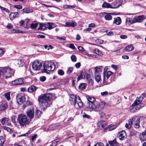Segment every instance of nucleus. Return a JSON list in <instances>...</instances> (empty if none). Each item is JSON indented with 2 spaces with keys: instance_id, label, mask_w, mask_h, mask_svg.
Instances as JSON below:
<instances>
[{
  "instance_id": "nucleus-64",
  "label": "nucleus",
  "mask_w": 146,
  "mask_h": 146,
  "mask_svg": "<svg viewBox=\"0 0 146 146\" xmlns=\"http://www.w3.org/2000/svg\"><path fill=\"white\" fill-rule=\"evenodd\" d=\"M94 146H104V145L101 143H98L96 144Z\"/></svg>"
},
{
  "instance_id": "nucleus-36",
  "label": "nucleus",
  "mask_w": 146,
  "mask_h": 146,
  "mask_svg": "<svg viewBox=\"0 0 146 146\" xmlns=\"http://www.w3.org/2000/svg\"><path fill=\"white\" fill-rule=\"evenodd\" d=\"M9 120V118H8L4 117L2 119L1 123L3 125H4Z\"/></svg>"
},
{
  "instance_id": "nucleus-43",
  "label": "nucleus",
  "mask_w": 146,
  "mask_h": 146,
  "mask_svg": "<svg viewBox=\"0 0 146 146\" xmlns=\"http://www.w3.org/2000/svg\"><path fill=\"white\" fill-rule=\"evenodd\" d=\"M86 97L88 100V102H93L95 100V98L94 97H91L89 96H87Z\"/></svg>"
},
{
  "instance_id": "nucleus-17",
  "label": "nucleus",
  "mask_w": 146,
  "mask_h": 146,
  "mask_svg": "<svg viewBox=\"0 0 146 146\" xmlns=\"http://www.w3.org/2000/svg\"><path fill=\"white\" fill-rule=\"evenodd\" d=\"M60 127V125L59 124H54L49 126L48 128V130H53L58 128Z\"/></svg>"
},
{
  "instance_id": "nucleus-5",
  "label": "nucleus",
  "mask_w": 146,
  "mask_h": 146,
  "mask_svg": "<svg viewBox=\"0 0 146 146\" xmlns=\"http://www.w3.org/2000/svg\"><path fill=\"white\" fill-rule=\"evenodd\" d=\"M70 100L72 104L74 105L77 103L79 108H82L83 106V104L82 101L80 98L78 96L77 97L75 95L71 94L70 96Z\"/></svg>"
},
{
  "instance_id": "nucleus-44",
  "label": "nucleus",
  "mask_w": 146,
  "mask_h": 146,
  "mask_svg": "<svg viewBox=\"0 0 146 146\" xmlns=\"http://www.w3.org/2000/svg\"><path fill=\"white\" fill-rule=\"evenodd\" d=\"M7 104H5L0 106V108L1 110H5L7 108Z\"/></svg>"
},
{
  "instance_id": "nucleus-53",
  "label": "nucleus",
  "mask_w": 146,
  "mask_h": 146,
  "mask_svg": "<svg viewBox=\"0 0 146 146\" xmlns=\"http://www.w3.org/2000/svg\"><path fill=\"white\" fill-rule=\"evenodd\" d=\"M0 8L2 10L6 12L7 13H9V10L8 9H6V8H5V7H2L1 5H0Z\"/></svg>"
},
{
  "instance_id": "nucleus-13",
  "label": "nucleus",
  "mask_w": 146,
  "mask_h": 146,
  "mask_svg": "<svg viewBox=\"0 0 146 146\" xmlns=\"http://www.w3.org/2000/svg\"><path fill=\"white\" fill-rule=\"evenodd\" d=\"M123 2V0H115L113 3V4L114 6L113 8H118L121 4Z\"/></svg>"
},
{
  "instance_id": "nucleus-47",
  "label": "nucleus",
  "mask_w": 146,
  "mask_h": 146,
  "mask_svg": "<svg viewBox=\"0 0 146 146\" xmlns=\"http://www.w3.org/2000/svg\"><path fill=\"white\" fill-rule=\"evenodd\" d=\"M58 73L60 76H63L64 74V71L61 69L59 70H58Z\"/></svg>"
},
{
  "instance_id": "nucleus-50",
  "label": "nucleus",
  "mask_w": 146,
  "mask_h": 146,
  "mask_svg": "<svg viewBox=\"0 0 146 146\" xmlns=\"http://www.w3.org/2000/svg\"><path fill=\"white\" fill-rule=\"evenodd\" d=\"M14 8H16L17 9H21L22 8V6L21 5H15L13 6Z\"/></svg>"
},
{
  "instance_id": "nucleus-29",
  "label": "nucleus",
  "mask_w": 146,
  "mask_h": 146,
  "mask_svg": "<svg viewBox=\"0 0 146 146\" xmlns=\"http://www.w3.org/2000/svg\"><path fill=\"white\" fill-rule=\"evenodd\" d=\"M86 86V84L85 83L80 84L78 86L79 90H82L84 89Z\"/></svg>"
},
{
  "instance_id": "nucleus-32",
  "label": "nucleus",
  "mask_w": 146,
  "mask_h": 146,
  "mask_svg": "<svg viewBox=\"0 0 146 146\" xmlns=\"http://www.w3.org/2000/svg\"><path fill=\"white\" fill-rule=\"evenodd\" d=\"M95 74H100V73L102 72L101 69L98 66H96L95 68Z\"/></svg>"
},
{
  "instance_id": "nucleus-39",
  "label": "nucleus",
  "mask_w": 146,
  "mask_h": 146,
  "mask_svg": "<svg viewBox=\"0 0 146 146\" xmlns=\"http://www.w3.org/2000/svg\"><path fill=\"white\" fill-rule=\"evenodd\" d=\"M136 121L137 122L135 123L134 127L136 128H138L139 127V123L140 122V121L139 118H137L136 119Z\"/></svg>"
},
{
  "instance_id": "nucleus-23",
  "label": "nucleus",
  "mask_w": 146,
  "mask_h": 146,
  "mask_svg": "<svg viewBox=\"0 0 146 146\" xmlns=\"http://www.w3.org/2000/svg\"><path fill=\"white\" fill-rule=\"evenodd\" d=\"M37 88L34 85H32L30 86L28 89V90L29 92L31 93L35 91L37 89Z\"/></svg>"
},
{
  "instance_id": "nucleus-15",
  "label": "nucleus",
  "mask_w": 146,
  "mask_h": 146,
  "mask_svg": "<svg viewBox=\"0 0 146 146\" xmlns=\"http://www.w3.org/2000/svg\"><path fill=\"white\" fill-rule=\"evenodd\" d=\"M119 137L121 140H123L126 137V134L124 131L120 132L118 133Z\"/></svg>"
},
{
  "instance_id": "nucleus-33",
  "label": "nucleus",
  "mask_w": 146,
  "mask_h": 146,
  "mask_svg": "<svg viewBox=\"0 0 146 146\" xmlns=\"http://www.w3.org/2000/svg\"><path fill=\"white\" fill-rule=\"evenodd\" d=\"M109 143L111 146H116L117 144V142L115 139L113 141H109Z\"/></svg>"
},
{
  "instance_id": "nucleus-52",
  "label": "nucleus",
  "mask_w": 146,
  "mask_h": 146,
  "mask_svg": "<svg viewBox=\"0 0 146 146\" xmlns=\"http://www.w3.org/2000/svg\"><path fill=\"white\" fill-rule=\"evenodd\" d=\"M52 46L50 45H44V48L48 50L52 48Z\"/></svg>"
},
{
  "instance_id": "nucleus-60",
  "label": "nucleus",
  "mask_w": 146,
  "mask_h": 146,
  "mask_svg": "<svg viewBox=\"0 0 146 146\" xmlns=\"http://www.w3.org/2000/svg\"><path fill=\"white\" fill-rule=\"evenodd\" d=\"M120 37L122 39H126L127 36L125 35H121L120 36Z\"/></svg>"
},
{
  "instance_id": "nucleus-26",
  "label": "nucleus",
  "mask_w": 146,
  "mask_h": 146,
  "mask_svg": "<svg viewBox=\"0 0 146 146\" xmlns=\"http://www.w3.org/2000/svg\"><path fill=\"white\" fill-rule=\"evenodd\" d=\"M111 13H106L105 17V19L106 20H110L112 19V16L111 15Z\"/></svg>"
},
{
  "instance_id": "nucleus-19",
  "label": "nucleus",
  "mask_w": 146,
  "mask_h": 146,
  "mask_svg": "<svg viewBox=\"0 0 146 146\" xmlns=\"http://www.w3.org/2000/svg\"><path fill=\"white\" fill-rule=\"evenodd\" d=\"M19 16V14L18 13L15 12L11 13L9 15V18L11 20L15 19L17 17H18Z\"/></svg>"
},
{
  "instance_id": "nucleus-1",
  "label": "nucleus",
  "mask_w": 146,
  "mask_h": 146,
  "mask_svg": "<svg viewBox=\"0 0 146 146\" xmlns=\"http://www.w3.org/2000/svg\"><path fill=\"white\" fill-rule=\"evenodd\" d=\"M52 95L50 94H47L38 97V101L41 109L44 110L50 104L49 102L51 98Z\"/></svg>"
},
{
  "instance_id": "nucleus-7",
  "label": "nucleus",
  "mask_w": 146,
  "mask_h": 146,
  "mask_svg": "<svg viewBox=\"0 0 146 146\" xmlns=\"http://www.w3.org/2000/svg\"><path fill=\"white\" fill-rule=\"evenodd\" d=\"M54 27V24L51 23H48L46 24H40L38 29L41 30H44L47 28L49 29H51Z\"/></svg>"
},
{
  "instance_id": "nucleus-20",
  "label": "nucleus",
  "mask_w": 146,
  "mask_h": 146,
  "mask_svg": "<svg viewBox=\"0 0 146 146\" xmlns=\"http://www.w3.org/2000/svg\"><path fill=\"white\" fill-rule=\"evenodd\" d=\"M76 23L74 21H72L70 22H66V25H63V26L65 27H74L76 26Z\"/></svg>"
},
{
  "instance_id": "nucleus-27",
  "label": "nucleus",
  "mask_w": 146,
  "mask_h": 146,
  "mask_svg": "<svg viewBox=\"0 0 146 146\" xmlns=\"http://www.w3.org/2000/svg\"><path fill=\"white\" fill-rule=\"evenodd\" d=\"M133 49V47L132 45H127L125 48V51L127 52H130L132 51Z\"/></svg>"
},
{
  "instance_id": "nucleus-18",
  "label": "nucleus",
  "mask_w": 146,
  "mask_h": 146,
  "mask_svg": "<svg viewBox=\"0 0 146 146\" xmlns=\"http://www.w3.org/2000/svg\"><path fill=\"white\" fill-rule=\"evenodd\" d=\"M105 103L101 102L99 103L98 106H97L96 111H98L103 109L105 106Z\"/></svg>"
},
{
  "instance_id": "nucleus-35",
  "label": "nucleus",
  "mask_w": 146,
  "mask_h": 146,
  "mask_svg": "<svg viewBox=\"0 0 146 146\" xmlns=\"http://www.w3.org/2000/svg\"><path fill=\"white\" fill-rule=\"evenodd\" d=\"M117 127V125H112V124L109 125L108 127L110 131L112 130L115 129Z\"/></svg>"
},
{
  "instance_id": "nucleus-25",
  "label": "nucleus",
  "mask_w": 146,
  "mask_h": 146,
  "mask_svg": "<svg viewBox=\"0 0 146 146\" xmlns=\"http://www.w3.org/2000/svg\"><path fill=\"white\" fill-rule=\"evenodd\" d=\"M139 138L141 141H146V132H144L140 135Z\"/></svg>"
},
{
  "instance_id": "nucleus-21",
  "label": "nucleus",
  "mask_w": 146,
  "mask_h": 146,
  "mask_svg": "<svg viewBox=\"0 0 146 146\" xmlns=\"http://www.w3.org/2000/svg\"><path fill=\"white\" fill-rule=\"evenodd\" d=\"M100 117L105 119H108L109 117V115L108 113H106L102 112H101L99 113Z\"/></svg>"
},
{
  "instance_id": "nucleus-12",
  "label": "nucleus",
  "mask_w": 146,
  "mask_h": 146,
  "mask_svg": "<svg viewBox=\"0 0 146 146\" xmlns=\"http://www.w3.org/2000/svg\"><path fill=\"white\" fill-rule=\"evenodd\" d=\"M24 83L23 78H18L12 82V84L13 85H21Z\"/></svg>"
},
{
  "instance_id": "nucleus-49",
  "label": "nucleus",
  "mask_w": 146,
  "mask_h": 146,
  "mask_svg": "<svg viewBox=\"0 0 146 146\" xmlns=\"http://www.w3.org/2000/svg\"><path fill=\"white\" fill-rule=\"evenodd\" d=\"M71 58L72 61L73 62H75L76 60V56L74 55H73L71 56Z\"/></svg>"
},
{
  "instance_id": "nucleus-38",
  "label": "nucleus",
  "mask_w": 146,
  "mask_h": 146,
  "mask_svg": "<svg viewBox=\"0 0 146 146\" xmlns=\"http://www.w3.org/2000/svg\"><path fill=\"white\" fill-rule=\"evenodd\" d=\"M93 52L94 53H96V54H98V55H100V56H102L103 55V54L102 53V52L100 50L98 49H95Z\"/></svg>"
},
{
  "instance_id": "nucleus-56",
  "label": "nucleus",
  "mask_w": 146,
  "mask_h": 146,
  "mask_svg": "<svg viewBox=\"0 0 146 146\" xmlns=\"http://www.w3.org/2000/svg\"><path fill=\"white\" fill-rule=\"evenodd\" d=\"M46 78L44 76H42L40 78V80L41 82H43L46 80Z\"/></svg>"
},
{
  "instance_id": "nucleus-42",
  "label": "nucleus",
  "mask_w": 146,
  "mask_h": 146,
  "mask_svg": "<svg viewBox=\"0 0 146 146\" xmlns=\"http://www.w3.org/2000/svg\"><path fill=\"white\" fill-rule=\"evenodd\" d=\"M62 7L65 9L75 8V6L74 5L70 6L68 5H63Z\"/></svg>"
},
{
  "instance_id": "nucleus-4",
  "label": "nucleus",
  "mask_w": 146,
  "mask_h": 146,
  "mask_svg": "<svg viewBox=\"0 0 146 146\" xmlns=\"http://www.w3.org/2000/svg\"><path fill=\"white\" fill-rule=\"evenodd\" d=\"M17 120V122L20 125L23 126L29 125L31 121V120L28 119L26 115L22 114L19 115Z\"/></svg>"
},
{
  "instance_id": "nucleus-40",
  "label": "nucleus",
  "mask_w": 146,
  "mask_h": 146,
  "mask_svg": "<svg viewBox=\"0 0 146 146\" xmlns=\"http://www.w3.org/2000/svg\"><path fill=\"white\" fill-rule=\"evenodd\" d=\"M107 70V68H104V78H103V82L104 83H106V75L105 74L106 73V72Z\"/></svg>"
},
{
  "instance_id": "nucleus-22",
  "label": "nucleus",
  "mask_w": 146,
  "mask_h": 146,
  "mask_svg": "<svg viewBox=\"0 0 146 146\" xmlns=\"http://www.w3.org/2000/svg\"><path fill=\"white\" fill-rule=\"evenodd\" d=\"M133 120V118H132L127 122L125 125V127L127 129H130L131 127Z\"/></svg>"
},
{
  "instance_id": "nucleus-28",
  "label": "nucleus",
  "mask_w": 146,
  "mask_h": 146,
  "mask_svg": "<svg viewBox=\"0 0 146 146\" xmlns=\"http://www.w3.org/2000/svg\"><path fill=\"white\" fill-rule=\"evenodd\" d=\"M95 74V80L98 82H99L101 80V74Z\"/></svg>"
},
{
  "instance_id": "nucleus-45",
  "label": "nucleus",
  "mask_w": 146,
  "mask_h": 146,
  "mask_svg": "<svg viewBox=\"0 0 146 146\" xmlns=\"http://www.w3.org/2000/svg\"><path fill=\"white\" fill-rule=\"evenodd\" d=\"M38 25V24L37 23H33L31 25L30 27L32 29H35L37 27Z\"/></svg>"
},
{
  "instance_id": "nucleus-9",
  "label": "nucleus",
  "mask_w": 146,
  "mask_h": 146,
  "mask_svg": "<svg viewBox=\"0 0 146 146\" xmlns=\"http://www.w3.org/2000/svg\"><path fill=\"white\" fill-rule=\"evenodd\" d=\"M27 115L29 118L31 120L33 118L34 116L35 112L33 108H28L26 111Z\"/></svg>"
},
{
  "instance_id": "nucleus-3",
  "label": "nucleus",
  "mask_w": 146,
  "mask_h": 146,
  "mask_svg": "<svg viewBox=\"0 0 146 146\" xmlns=\"http://www.w3.org/2000/svg\"><path fill=\"white\" fill-rule=\"evenodd\" d=\"M56 67L55 64L52 62H46L44 64L43 68L42 70V72H48V71H53Z\"/></svg>"
},
{
  "instance_id": "nucleus-63",
  "label": "nucleus",
  "mask_w": 146,
  "mask_h": 146,
  "mask_svg": "<svg viewBox=\"0 0 146 146\" xmlns=\"http://www.w3.org/2000/svg\"><path fill=\"white\" fill-rule=\"evenodd\" d=\"M111 67L115 69V70H117V66L114 65L112 64L111 66Z\"/></svg>"
},
{
  "instance_id": "nucleus-2",
  "label": "nucleus",
  "mask_w": 146,
  "mask_h": 146,
  "mask_svg": "<svg viewBox=\"0 0 146 146\" xmlns=\"http://www.w3.org/2000/svg\"><path fill=\"white\" fill-rule=\"evenodd\" d=\"M126 15H129V17H126V22L128 24L130 25L137 22H141L145 19L144 16L143 15H140L134 17L132 19H131L130 17H132L133 14L126 13Z\"/></svg>"
},
{
  "instance_id": "nucleus-62",
  "label": "nucleus",
  "mask_w": 146,
  "mask_h": 146,
  "mask_svg": "<svg viewBox=\"0 0 146 146\" xmlns=\"http://www.w3.org/2000/svg\"><path fill=\"white\" fill-rule=\"evenodd\" d=\"M13 27V25H11V24L9 23L8 25L7 26V27L9 29H11Z\"/></svg>"
},
{
  "instance_id": "nucleus-54",
  "label": "nucleus",
  "mask_w": 146,
  "mask_h": 146,
  "mask_svg": "<svg viewBox=\"0 0 146 146\" xmlns=\"http://www.w3.org/2000/svg\"><path fill=\"white\" fill-rule=\"evenodd\" d=\"M82 116L84 118H89L90 117V116L89 115L86 114L84 112L82 113Z\"/></svg>"
},
{
  "instance_id": "nucleus-48",
  "label": "nucleus",
  "mask_w": 146,
  "mask_h": 146,
  "mask_svg": "<svg viewBox=\"0 0 146 146\" xmlns=\"http://www.w3.org/2000/svg\"><path fill=\"white\" fill-rule=\"evenodd\" d=\"M11 120L13 123H16V117L15 116H13L11 117Z\"/></svg>"
},
{
  "instance_id": "nucleus-11",
  "label": "nucleus",
  "mask_w": 146,
  "mask_h": 146,
  "mask_svg": "<svg viewBox=\"0 0 146 146\" xmlns=\"http://www.w3.org/2000/svg\"><path fill=\"white\" fill-rule=\"evenodd\" d=\"M16 100L18 104L21 105L25 102V97L24 96L19 94L17 96Z\"/></svg>"
},
{
  "instance_id": "nucleus-58",
  "label": "nucleus",
  "mask_w": 146,
  "mask_h": 146,
  "mask_svg": "<svg viewBox=\"0 0 146 146\" xmlns=\"http://www.w3.org/2000/svg\"><path fill=\"white\" fill-rule=\"evenodd\" d=\"M30 105V102L29 101H27L26 102V104H24L23 106L24 107V109H25V107H27V106Z\"/></svg>"
},
{
  "instance_id": "nucleus-59",
  "label": "nucleus",
  "mask_w": 146,
  "mask_h": 146,
  "mask_svg": "<svg viewBox=\"0 0 146 146\" xmlns=\"http://www.w3.org/2000/svg\"><path fill=\"white\" fill-rule=\"evenodd\" d=\"M18 64L19 65V66H23V62L22 60H20L18 61Z\"/></svg>"
},
{
  "instance_id": "nucleus-41",
  "label": "nucleus",
  "mask_w": 146,
  "mask_h": 146,
  "mask_svg": "<svg viewBox=\"0 0 146 146\" xmlns=\"http://www.w3.org/2000/svg\"><path fill=\"white\" fill-rule=\"evenodd\" d=\"M4 142V138L2 136L0 137V146H3Z\"/></svg>"
},
{
  "instance_id": "nucleus-37",
  "label": "nucleus",
  "mask_w": 146,
  "mask_h": 146,
  "mask_svg": "<svg viewBox=\"0 0 146 146\" xmlns=\"http://www.w3.org/2000/svg\"><path fill=\"white\" fill-rule=\"evenodd\" d=\"M21 11H23V13H29L33 12V11H31L30 9H29L27 8H25L24 9H23Z\"/></svg>"
},
{
  "instance_id": "nucleus-51",
  "label": "nucleus",
  "mask_w": 146,
  "mask_h": 146,
  "mask_svg": "<svg viewBox=\"0 0 146 146\" xmlns=\"http://www.w3.org/2000/svg\"><path fill=\"white\" fill-rule=\"evenodd\" d=\"M73 70V68L72 67L68 68L67 71V73L68 74L71 73L72 72Z\"/></svg>"
},
{
  "instance_id": "nucleus-31",
  "label": "nucleus",
  "mask_w": 146,
  "mask_h": 146,
  "mask_svg": "<svg viewBox=\"0 0 146 146\" xmlns=\"http://www.w3.org/2000/svg\"><path fill=\"white\" fill-rule=\"evenodd\" d=\"M42 112L40 110H37L35 111V117L36 118H38L40 116Z\"/></svg>"
},
{
  "instance_id": "nucleus-14",
  "label": "nucleus",
  "mask_w": 146,
  "mask_h": 146,
  "mask_svg": "<svg viewBox=\"0 0 146 146\" xmlns=\"http://www.w3.org/2000/svg\"><path fill=\"white\" fill-rule=\"evenodd\" d=\"M87 106L89 108L94 110L96 111L97 106H96L93 102H89L87 104Z\"/></svg>"
},
{
  "instance_id": "nucleus-46",
  "label": "nucleus",
  "mask_w": 146,
  "mask_h": 146,
  "mask_svg": "<svg viewBox=\"0 0 146 146\" xmlns=\"http://www.w3.org/2000/svg\"><path fill=\"white\" fill-rule=\"evenodd\" d=\"M113 73L110 71H108L106 74L107 79H108L112 75Z\"/></svg>"
},
{
  "instance_id": "nucleus-24",
  "label": "nucleus",
  "mask_w": 146,
  "mask_h": 146,
  "mask_svg": "<svg viewBox=\"0 0 146 146\" xmlns=\"http://www.w3.org/2000/svg\"><path fill=\"white\" fill-rule=\"evenodd\" d=\"M121 22V19L119 17H118L116 18H114V20L113 22V23H115L117 25H119Z\"/></svg>"
},
{
  "instance_id": "nucleus-61",
  "label": "nucleus",
  "mask_w": 146,
  "mask_h": 146,
  "mask_svg": "<svg viewBox=\"0 0 146 146\" xmlns=\"http://www.w3.org/2000/svg\"><path fill=\"white\" fill-rule=\"evenodd\" d=\"M101 94L102 96H104L107 95L108 94V92L107 91H106L101 92Z\"/></svg>"
},
{
  "instance_id": "nucleus-34",
  "label": "nucleus",
  "mask_w": 146,
  "mask_h": 146,
  "mask_svg": "<svg viewBox=\"0 0 146 146\" xmlns=\"http://www.w3.org/2000/svg\"><path fill=\"white\" fill-rule=\"evenodd\" d=\"M10 92H9L5 93L4 96L5 98H6L7 100L9 101L10 100Z\"/></svg>"
},
{
  "instance_id": "nucleus-30",
  "label": "nucleus",
  "mask_w": 146,
  "mask_h": 146,
  "mask_svg": "<svg viewBox=\"0 0 146 146\" xmlns=\"http://www.w3.org/2000/svg\"><path fill=\"white\" fill-rule=\"evenodd\" d=\"M102 6L103 7L105 8H113V7L111 5L106 2L104 3L102 5Z\"/></svg>"
},
{
  "instance_id": "nucleus-57",
  "label": "nucleus",
  "mask_w": 146,
  "mask_h": 146,
  "mask_svg": "<svg viewBox=\"0 0 146 146\" xmlns=\"http://www.w3.org/2000/svg\"><path fill=\"white\" fill-rule=\"evenodd\" d=\"M69 47L73 50H75L76 48L73 44H69Z\"/></svg>"
},
{
  "instance_id": "nucleus-55",
  "label": "nucleus",
  "mask_w": 146,
  "mask_h": 146,
  "mask_svg": "<svg viewBox=\"0 0 146 146\" xmlns=\"http://www.w3.org/2000/svg\"><path fill=\"white\" fill-rule=\"evenodd\" d=\"M106 14V13L102 12L99 13V15L101 17H104L105 18V15Z\"/></svg>"
},
{
  "instance_id": "nucleus-8",
  "label": "nucleus",
  "mask_w": 146,
  "mask_h": 146,
  "mask_svg": "<svg viewBox=\"0 0 146 146\" xmlns=\"http://www.w3.org/2000/svg\"><path fill=\"white\" fill-rule=\"evenodd\" d=\"M42 66V64L41 62L38 60L34 61L32 64L33 69L35 71L39 70Z\"/></svg>"
},
{
  "instance_id": "nucleus-10",
  "label": "nucleus",
  "mask_w": 146,
  "mask_h": 146,
  "mask_svg": "<svg viewBox=\"0 0 146 146\" xmlns=\"http://www.w3.org/2000/svg\"><path fill=\"white\" fill-rule=\"evenodd\" d=\"M97 124L98 127L102 128H105L104 129L105 131L108 129L107 127H106L108 125V123L106 121L104 120H101L99 121Z\"/></svg>"
},
{
  "instance_id": "nucleus-6",
  "label": "nucleus",
  "mask_w": 146,
  "mask_h": 146,
  "mask_svg": "<svg viewBox=\"0 0 146 146\" xmlns=\"http://www.w3.org/2000/svg\"><path fill=\"white\" fill-rule=\"evenodd\" d=\"M2 71L3 76L6 78L11 77L13 75V70L10 68H4Z\"/></svg>"
},
{
  "instance_id": "nucleus-16",
  "label": "nucleus",
  "mask_w": 146,
  "mask_h": 146,
  "mask_svg": "<svg viewBox=\"0 0 146 146\" xmlns=\"http://www.w3.org/2000/svg\"><path fill=\"white\" fill-rule=\"evenodd\" d=\"M143 99V97L141 96H139V97H137L136 98L135 101L132 104V106H135L137 105L138 104H140L142 101Z\"/></svg>"
}]
</instances>
